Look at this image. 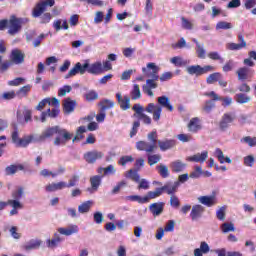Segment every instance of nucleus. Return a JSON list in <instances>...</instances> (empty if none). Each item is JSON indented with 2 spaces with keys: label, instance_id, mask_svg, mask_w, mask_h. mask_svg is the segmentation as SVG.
I'll list each match as a JSON object with an SVG mask.
<instances>
[{
  "label": "nucleus",
  "instance_id": "50",
  "mask_svg": "<svg viewBox=\"0 0 256 256\" xmlns=\"http://www.w3.org/2000/svg\"><path fill=\"white\" fill-rule=\"evenodd\" d=\"M141 119H138L136 121L133 122L132 124V128L130 131V137L133 138L135 137V135H137L138 131H139V127H141Z\"/></svg>",
  "mask_w": 256,
  "mask_h": 256
},
{
  "label": "nucleus",
  "instance_id": "8",
  "mask_svg": "<svg viewBox=\"0 0 256 256\" xmlns=\"http://www.w3.org/2000/svg\"><path fill=\"white\" fill-rule=\"evenodd\" d=\"M85 75L87 73V64H81V62H77L72 69L64 76V79H71V77H75V75Z\"/></svg>",
  "mask_w": 256,
  "mask_h": 256
},
{
  "label": "nucleus",
  "instance_id": "29",
  "mask_svg": "<svg viewBox=\"0 0 256 256\" xmlns=\"http://www.w3.org/2000/svg\"><path fill=\"white\" fill-rule=\"evenodd\" d=\"M98 107H100V110L105 113V111L115 107V102L113 100L103 99L98 103Z\"/></svg>",
  "mask_w": 256,
  "mask_h": 256
},
{
  "label": "nucleus",
  "instance_id": "44",
  "mask_svg": "<svg viewBox=\"0 0 256 256\" xmlns=\"http://www.w3.org/2000/svg\"><path fill=\"white\" fill-rule=\"evenodd\" d=\"M170 63L175 65V67H185V65H187V61L183 60V58L179 56H175L171 58Z\"/></svg>",
  "mask_w": 256,
  "mask_h": 256
},
{
  "label": "nucleus",
  "instance_id": "38",
  "mask_svg": "<svg viewBox=\"0 0 256 256\" xmlns=\"http://www.w3.org/2000/svg\"><path fill=\"white\" fill-rule=\"evenodd\" d=\"M215 155L218 159V161L223 164V163H232V161L230 160L229 157H225V155L223 154V150H221L220 148H217L215 150Z\"/></svg>",
  "mask_w": 256,
  "mask_h": 256
},
{
  "label": "nucleus",
  "instance_id": "31",
  "mask_svg": "<svg viewBox=\"0 0 256 256\" xmlns=\"http://www.w3.org/2000/svg\"><path fill=\"white\" fill-rule=\"evenodd\" d=\"M25 169V166L23 164L19 165H10L5 168V174L6 175H15L17 171H23Z\"/></svg>",
  "mask_w": 256,
  "mask_h": 256
},
{
  "label": "nucleus",
  "instance_id": "6",
  "mask_svg": "<svg viewBox=\"0 0 256 256\" xmlns=\"http://www.w3.org/2000/svg\"><path fill=\"white\" fill-rule=\"evenodd\" d=\"M161 195H163V190L160 187L156 188L155 191H149L146 196L141 197L139 195H131L127 196L126 199L128 201H136L137 203L145 204L149 203L151 199H157V197H161Z\"/></svg>",
  "mask_w": 256,
  "mask_h": 256
},
{
  "label": "nucleus",
  "instance_id": "32",
  "mask_svg": "<svg viewBox=\"0 0 256 256\" xmlns=\"http://www.w3.org/2000/svg\"><path fill=\"white\" fill-rule=\"evenodd\" d=\"M125 177L127 179H131V181H134V183H139V181L141 180V176L139 175V172L138 170H133V169H130Z\"/></svg>",
  "mask_w": 256,
  "mask_h": 256
},
{
  "label": "nucleus",
  "instance_id": "12",
  "mask_svg": "<svg viewBox=\"0 0 256 256\" xmlns=\"http://www.w3.org/2000/svg\"><path fill=\"white\" fill-rule=\"evenodd\" d=\"M238 41L239 43H228L227 49H229V51H241V49H245V47H247V42L245 41L243 33L238 34Z\"/></svg>",
  "mask_w": 256,
  "mask_h": 256
},
{
  "label": "nucleus",
  "instance_id": "62",
  "mask_svg": "<svg viewBox=\"0 0 256 256\" xmlns=\"http://www.w3.org/2000/svg\"><path fill=\"white\" fill-rule=\"evenodd\" d=\"M25 83V79L22 77L15 78L14 80L8 81V85L10 87H19V85H23Z\"/></svg>",
  "mask_w": 256,
  "mask_h": 256
},
{
  "label": "nucleus",
  "instance_id": "45",
  "mask_svg": "<svg viewBox=\"0 0 256 256\" xmlns=\"http://www.w3.org/2000/svg\"><path fill=\"white\" fill-rule=\"evenodd\" d=\"M221 29L224 31H227L228 29H233V24H231L230 22H226V21H219L216 24V30L219 31Z\"/></svg>",
  "mask_w": 256,
  "mask_h": 256
},
{
  "label": "nucleus",
  "instance_id": "16",
  "mask_svg": "<svg viewBox=\"0 0 256 256\" xmlns=\"http://www.w3.org/2000/svg\"><path fill=\"white\" fill-rule=\"evenodd\" d=\"M116 99L122 111H127L128 109H131V97H129L128 95L122 96L121 93H116Z\"/></svg>",
  "mask_w": 256,
  "mask_h": 256
},
{
  "label": "nucleus",
  "instance_id": "35",
  "mask_svg": "<svg viewBox=\"0 0 256 256\" xmlns=\"http://www.w3.org/2000/svg\"><path fill=\"white\" fill-rule=\"evenodd\" d=\"M156 169H157L160 177H162V179H167V177H169L170 173H169V167H167V165L160 164V165L156 166Z\"/></svg>",
  "mask_w": 256,
  "mask_h": 256
},
{
  "label": "nucleus",
  "instance_id": "39",
  "mask_svg": "<svg viewBox=\"0 0 256 256\" xmlns=\"http://www.w3.org/2000/svg\"><path fill=\"white\" fill-rule=\"evenodd\" d=\"M148 141H150V145H154V149H157V145H159V136L157 135V130H154L148 133Z\"/></svg>",
  "mask_w": 256,
  "mask_h": 256
},
{
  "label": "nucleus",
  "instance_id": "53",
  "mask_svg": "<svg viewBox=\"0 0 256 256\" xmlns=\"http://www.w3.org/2000/svg\"><path fill=\"white\" fill-rule=\"evenodd\" d=\"M133 161H135V158H133V156H122L118 161V165H122V167H125L127 163H133Z\"/></svg>",
  "mask_w": 256,
  "mask_h": 256
},
{
  "label": "nucleus",
  "instance_id": "64",
  "mask_svg": "<svg viewBox=\"0 0 256 256\" xmlns=\"http://www.w3.org/2000/svg\"><path fill=\"white\" fill-rule=\"evenodd\" d=\"M85 99L86 101H95L99 99V94H97L95 91H90L85 94Z\"/></svg>",
  "mask_w": 256,
  "mask_h": 256
},
{
  "label": "nucleus",
  "instance_id": "24",
  "mask_svg": "<svg viewBox=\"0 0 256 256\" xmlns=\"http://www.w3.org/2000/svg\"><path fill=\"white\" fill-rule=\"evenodd\" d=\"M77 102L75 100H71V98H66L63 103L64 113H73L75 111V106Z\"/></svg>",
  "mask_w": 256,
  "mask_h": 256
},
{
  "label": "nucleus",
  "instance_id": "11",
  "mask_svg": "<svg viewBox=\"0 0 256 256\" xmlns=\"http://www.w3.org/2000/svg\"><path fill=\"white\" fill-rule=\"evenodd\" d=\"M236 75H238V81H249L253 79V75L255 72L248 67H241L236 71Z\"/></svg>",
  "mask_w": 256,
  "mask_h": 256
},
{
  "label": "nucleus",
  "instance_id": "57",
  "mask_svg": "<svg viewBox=\"0 0 256 256\" xmlns=\"http://www.w3.org/2000/svg\"><path fill=\"white\" fill-rule=\"evenodd\" d=\"M24 121L25 123H31L33 121V111L29 108H25L23 111Z\"/></svg>",
  "mask_w": 256,
  "mask_h": 256
},
{
  "label": "nucleus",
  "instance_id": "1",
  "mask_svg": "<svg viewBox=\"0 0 256 256\" xmlns=\"http://www.w3.org/2000/svg\"><path fill=\"white\" fill-rule=\"evenodd\" d=\"M157 101L159 105L149 103L145 108L141 106V104H134L132 107V111H134L133 117L136 119H141L144 125H151L153 121H155V123H159L161 120V113H163V108L170 111V113H173V105L171 104L169 97L160 96L157 98ZM145 111L146 113L152 114L153 120L149 117V115L145 114Z\"/></svg>",
  "mask_w": 256,
  "mask_h": 256
},
{
  "label": "nucleus",
  "instance_id": "20",
  "mask_svg": "<svg viewBox=\"0 0 256 256\" xmlns=\"http://www.w3.org/2000/svg\"><path fill=\"white\" fill-rule=\"evenodd\" d=\"M207 157H209V152L204 151L202 153L189 156L186 160L190 161L191 163H205V161H207Z\"/></svg>",
  "mask_w": 256,
  "mask_h": 256
},
{
  "label": "nucleus",
  "instance_id": "55",
  "mask_svg": "<svg viewBox=\"0 0 256 256\" xmlns=\"http://www.w3.org/2000/svg\"><path fill=\"white\" fill-rule=\"evenodd\" d=\"M241 143H246L250 147H256V137L245 136L241 139Z\"/></svg>",
  "mask_w": 256,
  "mask_h": 256
},
{
  "label": "nucleus",
  "instance_id": "17",
  "mask_svg": "<svg viewBox=\"0 0 256 256\" xmlns=\"http://www.w3.org/2000/svg\"><path fill=\"white\" fill-rule=\"evenodd\" d=\"M84 159L86 163L93 164L98 161V159H103V152L97 150L88 151L84 154Z\"/></svg>",
  "mask_w": 256,
  "mask_h": 256
},
{
  "label": "nucleus",
  "instance_id": "19",
  "mask_svg": "<svg viewBox=\"0 0 256 256\" xmlns=\"http://www.w3.org/2000/svg\"><path fill=\"white\" fill-rule=\"evenodd\" d=\"M172 173H183L185 169L187 168V163L181 161V160H174L169 165Z\"/></svg>",
  "mask_w": 256,
  "mask_h": 256
},
{
  "label": "nucleus",
  "instance_id": "3",
  "mask_svg": "<svg viewBox=\"0 0 256 256\" xmlns=\"http://www.w3.org/2000/svg\"><path fill=\"white\" fill-rule=\"evenodd\" d=\"M147 69H151V72H147ZM142 73L146 74V77H150V79L146 80V84L142 86V91L149 97H153V89H157L159 84V66L155 65V63L150 62L147 64V68H142Z\"/></svg>",
  "mask_w": 256,
  "mask_h": 256
},
{
  "label": "nucleus",
  "instance_id": "13",
  "mask_svg": "<svg viewBox=\"0 0 256 256\" xmlns=\"http://www.w3.org/2000/svg\"><path fill=\"white\" fill-rule=\"evenodd\" d=\"M205 97H210L211 99H213V101H222V107H229V105H231V103H233V98L231 97H221L218 96L217 93H215V91H211V92H206L204 93Z\"/></svg>",
  "mask_w": 256,
  "mask_h": 256
},
{
  "label": "nucleus",
  "instance_id": "60",
  "mask_svg": "<svg viewBox=\"0 0 256 256\" xmlns=\"http://www.w3.org/2000/svg\"><path fill=\"white\" fill-rule=\"evenodd\" d=\"M9 233L13 239L21 238V233H19V228L17 226H11L9 228Z\"/></svg>",
  "mask_w": 256,
  "mask_h": 256
},
{
  "label": "nucleus",
  "instance_id": "27",
  "mask_svg": "<svg viewBox=\"0 0 256 256\" xmlns=\"http://www.w3.org/2000/svg\"><path fill=\"white\" fill-rule=\"evenodd\" d=\"M176 141L175 140H158V146L162 151H169V149H173L175 147Z\"/></svg>",
  "mask_w": 256,
  "mask_h": 256
},
{
  "label": "nucleus",
  "instance_id": "5",
  "mask_svg": "<svg viewBox=\"0 0 256 256\" xmlns=\"http://www.w3.org/2000/svg\"><path fill=\"white\" fill-rule=\"evenodd\" d=\"M25 23H29V19L27 18H19L15 15H11L8 20V35L15 36L17 33L23 29V25Z\"/></svg>",
  "mask_w": 256,
  "mask_h": 256
},
{
  "label": "nucleus",
  "instance_id": "40",
  "mask_svg": "<svg viewBox=\"0 0 256 256\" xmlns=\"http://www.w3.org/2000/svg\"><path fill=\"white\" fill-rule=\"evenodd\" d=\"M215 101L218 100H213V98L211 100H207L202 107V111H204V113H211V111L215 109Z\"/></svg>",
  "mask_w": 256,
  "mask_h": 256
},
{
  "label": "nucleus",
  "instance_id": "10",
  "mask_svg": "<svg viewBox=\"0 0 256 256\" xmlns=\"http://www.w3.org/2000/svg\"><path fill=\"white\" fill-rule=\"evenodd\" d=\"M84 65H87L86 71L90 73V75H102L103 73V63L101 61H96L92 64L86 61Z\"/></svg>",
  "mask_w": 256,
  "mask_h": 256
},
{
  "label": "nucleus",
  "instance_id": "52",
  "mask_svg": "<svg viewBox=\"0 0 256 256\" xmlns=\"http://www.w3.org/2000/svg\"><path fill=\"white\" fill-rule=\"evenodd\" d=\"M227 206H222L216 211V218L218 221H225Z\"/></svg>",
  "mask_w": 256,
  "mask_h": 256
},
{
  "label": "nucleus",
  "instance_id": "41",
  "mask_svg": "<svg viewBox=\"0 0 256 256\" xmlns=\"http://www.w3.org/2000/svg\"><path fill=\"white\" fill-rule=\"evenodd\" d=\"M31 91V85L27 84L23 87H21L17 92L16 96L22 98V97H27L29 95V92Z\"/></svg>",
  "mask_w": 256,
  "mask_h": 256
},
{
  "label": "nucleus",
  "instance_id": "4",
  "mask_svg": "<svg viewBox=\"0 0 256 256\" xmlns=\"http://www.w3.org/2000/svg\"><path fill=\"white\" fill-rule=\"evenodd\" d=\"M54 6H55V0H42L34 6L32 10V17H34V19H37L40 17L41 25H47V23H50L51 19H53V15L45 11H47L48 7H54Z\"/></svg>",
  "mask_w": 256,
  "mask_h": 256
},
{
  "label": "nucleus",
  "instance_id": "51",
  "mask_svg": "<svg viewBox=\"0 0 256 256\" xmlns=\"http://www.w3.org/2000/svg\"><path fill=\"white\" fill-rule=\"evenodd\" d=\"M47 105H51V98H44L42 101L38 103L35 107L36 111H43Z\"/></svg>",
  "mask_w": 256,
  "mask_h": 256
},
{
  "label": "nucleus",
  "instance_id": "47",
  "mask_svg": "<svg viewBox=\"0 0 256 256\" xmlns=\"http://www.w3.org/2000/svg\"><path fill=\"white\" fill-rule=\"evenodd\" d=\"M17 97V92L15 90H10L2 93L1 98L4 101H12V99H15Z\"/></svg>",
  "mask_w": 256,
  "mask_h": 256
},
{
  "label": "nucleus",
  "instance_id": "54",
  "mask_svg": "<svg viewBox=\"0 0 256 256\" xmlns=\"http://www.w3.org/2000/svg\"><path fill=\"white\" fill-rule=\"evenodd\" d=\"M203 175V168L201 166H195V170L190 173L189 177L191 179H199Z\"/></svg>",
  "mask_w": 256,
  "mask_h": 256
},
{
  "label": "nucleus",
  "instance_id": "61",
  "mask_svg": "<svg viewBox=\"0 0 256 256\" xmlns=\"http://www.w3.org/2000/svg\"><path fill=\"white\" fill-rule=\"evenodd\" d=\"M72 87L69 85H64L62 88H59L58 90V97H65L67 93H71Z\"/></svg>",
  "mask_w": 256,
  "mask_h": 256
},
{
  "label": "nucleus",
  "instance_id": "43",
  "mask_svg": "<svg viewBox=\"0 0 256 256\" xmlns=\"http://www.w3.org/2000/svg\"><path fill=\"white\" fill-rule=\"evenodd\" d=\"M221 77H222L221 73L214 72L207 77L206 82L208 83V85H213V83H216V81H219Z\"/></svg>",
  "mask_w": 256,
  "mask_h": 256
},
{
  "label": "nucleus",
  "instance_id": "42",
  "mask_svg": "<svg viewBox=\"0 0 256 256\" xmlns=\"http://www.w3.org/2000/svg\"><path fill=\"white\" fill-rule=\"evenodd\" d=\"M41 247V240H30L27 245L24 246L26 251H31V249H39Z\"/></svg>",
  "mask_w": 256,
  "mask_h": 256
},
{
  "label": "nucleus",
  "instance_id": "9",
  "mask_svg": "<svg viewBox=\"0 0 256 256\" xmlns=\"http://www.w3.org/2000/svg\"><path fill=\"white\" fill-rule=\"evenodd\" d=\"M9 59L13 65H21L25 63V53L18 48H15L11 51Z\"/></svg>",
  "mask_w": 256,
  "mask_h": 256
},
{
  "label": "nucleus",
  "instance_id": "23",
  "mask_svg": "<svg viewBox=\"0 0 256 256\" xmlns=\"http://www.w3.org/2000/svg\"><path fill=\"white\" fill-rule=\"evenodd\" d=\"M102 179H103V176H99V175L92 176L90 178L91 188H88L87 191H89V193H93V191H97L101 186Z\"/></svg>",
  "mask_w": 256,
  "mask_h": 256
},
{
  "label": "nucleus",
  "instance_id": "22",
  "mask_svg": "<svg viewBox=\"0 0 256 256\" xmlns=\"http://www.w3.org/2000/svg\"><path fill=\"white\" fill-rule=\"evenodd\" d=\"M199 203L201 205H205V207H213L214 205H217V197L211 195V196H200L198 197Z\"/></svg>",
  "mask_w": 256,
  "mask_h": 256
},
{
  "label": "nucleus",
  "instance_id": "15",
  "mask_svg": "<svg viewBox=\"0 0 256 256\" xmlns=\"http://www.w3.org/2000/svg\"><path fill=\"white\" fill-rule=\"evenodd\" d=\"M203 213H205V207L200 204H195L192 206L190 218L192 221H199V219L203 217Z\"/></svg>",
  "mask_w": 256,
  "mask_h": 256
},
{
  "label": "nucleus",
  "instance_id": "56",
  "mask_svg": "<svg viewBox=\"0 0 256 256\" xmlns=\"http://www.w3.org/2000/svg\"><path fill=\"white\" fill-rule=\"evenodd\" d=\"M126 186H127V181L122 180L118 182L111 191L112 195H117V193H119V191H121V189H123V187H126Z\"/></svg>",
  "mask_w": 256,
  "mask_h": 256
},
{
  "label": "nucleus",
  "instance_id": "46",
  "mask_svg": "<svg viewBox=\"0 0 256 256\" xmlns=\"http://www.w3.org/2000/svg\"><path fill=\"white\" fill-rule=\"evenodd\" d=\"M87 132V128L85 126H80L78 127L77 131H76V136L72 139L73 143H75V141H81V139H83V133Z\"/></svg>",
  "mask_w": 256,
  "mask_h": 256
},
{
  "label": "nucleus",
  "instance_id": "7",
  "mask_svg": "<svg viewBox=\"0 0 256 256\" xmlns=\"http://www.w3.org/2000/svg\"><path fill=\"white\" fill-rule=\"evenodd\" d=\"M188 75H195V77H201V75H207L211 71H215V68L211 65H191L186 68Z\"/></svg>",
  "mask_w": 256,
  "mask_h": 256
},
{
  "label": "nucleus",
  "instance_id": "30",
  "mask_svg": "<svg viewBox=\"0 0 256 256\" xmlns=\"http://www.w3.org/2000/svg\"><path fill=\"white\" fill-rule=\"evenodd\" d=\"M200 129L201 124H199V118H192L188 123V131H190V133H197Z\"/></svg>",
  "mask_w": 256,
  "mask_h": 256
},
{
  "label": "nucleus",
  "instance_id": "48",
  "mask_svg": "<svg viewBox=\"0 0 256 256\" xmlns=\"http://www.w3.org/2000/svg\"><path fill=\"white\" fill-rule=\"evenodd\" d=\"M220 229L222 233H229L231 231H235V224H233L232 222H225L220 226Z\"/></svg>",
  "mask_w": 256,
  "mask_h": 256
},
{
  "label": "nucleus",
  "instance_id": "21",
  "mask_svg": "<svg viewBox=\"0 0 256 256\" xmlns=\"http://www.w3.org/2000/svg\"><path fill=\"white\" fill-rule=\"evenodd\" d=\"M136 149H138V151H145L146 153H153L156 148L155 145L147 141H138L136 142Z\"/></svg>",
  "mask_w": 256,
  "mask_h": 256
},
{
  "label": "nucleus",
  "instance_id": "37",
  "mask_svg": "<svg viewBox=\"0 0 256 256\" xmlns=\"http://www.w3.org/2000/svg\"><path fill=\"white\" fill-rule=\"evenodd\" d=\"M235 100L237 103H240V105H243V104L249 103V101H251V96H249L245 93H238L235 95Z\"/></svg>",
  "mask_w": 256,
  "mask_h": 256
},
{
  "label": "nucleus",
  "instance_id": "25",
  "mask_svg": "<svg viewBox=\"0 0 256 256\" xmlns=\"http://www.w3.org/2000/svg\"><path fill=\"white\" fill-rule=\"evenodd\" d=\"M164 207H165V204L163 202L153 203L150 205V213H152L154 217H159V215L163 213Z\"/></svg>",
  "mask_w": 256,
  "mask_h": 256
},
{
  "label": "nucleus",
  "instance_id": "34",
  "mask_svg": "<svg viewBox=\"0 0 256 256\" xmlns=\"http://www.w3.org/2000/svg\"><path fill=\"white\" fill-rule=\"evenodd\" d=\"M130 97L132 101H137V99H141V88L139 84H134L132 90L130 91Z\"/></svg>",
  "mask_w": 256,
  "mask_h": 256
},
{
  "label": "nucleus",
  "instance_id": "49",
  "mask_svg": "<svg viewBox=\"0 0 256 256\" xmlns=\"http://www.w3.org/2000/svg\"><path fill=\"white\" fill-rule=\"evenodd\" d=\"M159 161H161L160 154H153V155L148 154V165H150V167H152V165H157Z\"/></svg>",
  "mask_w": 256,
  "mask_h": 256
},
{
  "label": "nucleus",
  "instance_id": "63",
  "mask_svg": "<svg viewBox=\"0 0 256 256\" xmlns=\"http://www.w3.org/2000/svg\"><path fill=\"white\" fill-rule=\"evenodd\" d=\"M244 165L246 167H253L255 165V157L253 155H248L244 157Z\"/></svg>",
  "mask_w": 256,
  "mask_h": 256
},
{
  "label": "nucleus",
  "instance_id": "28",
  "mask_svg": "<svg viewBox=\"0 0 256 256\" xmlns=\"http://www.w3.org/2000/svg\"><path fill=\"white\" fill-rule=\"evenodd\" d=\"M63 239H61V236L59 234L55 233L54 237L52 239H48L46 241V245L49 249H55V247L59 246V243H61Z\"/></svg>",
  "mask_w": 256,
  "mask_h": 256
},
{
  "label": "nucleus",
  "instance_id": "18",
  "mask_svg": "<svg viewBox=\"0 0 256 256\" xmlns=\"http://www.w3.org/2000/svg\"><path fill=\"white\" fill-rule=\"evenodd\" d=\"M162 193H167V195H175L179 189V182H167L164 186L161 187Z\"/></svg>",
  "mask_w": 256,
  "mask_h": 256
},
{
  "label": "nucleus",
  "instance_id": "26",
  "mask_svg": "<svg viewBox=\"0 0 256 256\" xmlns=\"http://www.w3.org/2000/svg\"><path fill=\"white\" fill-rule=\"evenodd\" d=\"M58 233H60V235H66V237H69L70 235L79 233V227L77 225H71L67 228H59Z\"/></svg>",
  "mask_w": 256,
  "mask_h": 256
},
{
  "label": "nucleus",
  "instance_id": "33",
  "mask_svg": "<svg viewBox=\"0 0 256 256\" xmlns=\"http://www.w3.org/2000/svg\"><path fill=\"white\" fill-rule=\"evenodd\" d=\"M192 41L196 45V54L198 59H205V48H203V45H201L195 38H193Z\"/></svg>",
  "mask_w": 256,
  "mask_h": 256
},
{
  "label": "nucleus",
  "instance_id": "14",
  "mask_svg": "<svg viewBox=\"0 0 256 256\" xmlns=\"http://www.w3.org/2000/svg\"><path fill=\"white\" fill-rule=\"evenodd\" d=\"M235 121V116L232 113H224L220 122L219 129L220 131H227L229 129V125Z\"/></svg>",
  "mask_w": 256,
  "mask_h": 256
},
{
  "label": "nucleus",
  "instance_id": "2",
  "mask_svg": "<svg viewBox=\"0 0 256 256\" xmlns=\"http://www.w3.org/2000/svg\"><path fill=\"white\" fill-rule=\"evenodd\" d=\"M53 135H57L54 139V145L56 147L67 145L68 141L73 139V133L68 132L67 129L61 128L60 126H52L46 128L38 137L29 135L25 138H20L16 145L17 147H27L30 143H43L47 141V139H51Z\"/></svg>",
  "mask_w": 256,
  "mask_h": 256
},
{
  "label": "nucleus",
  "instance_id": "36",
  "mask_svg": "<svg viewBox=\"0 0 256 256\" xmlns=\"http://www.w3.org/2000/svg\"><path fill=\"white\" fill-rule=\"evenodd\" d=\"M91 207H93V201L88 200L78 206V211L79 213H82V214L89 213V211H91Z\"/></svg>",
  "mask_w": 256,
  "mask_h": 256
},
{
  "label": "nucleus",
  "instance_id": "58",
  "mask_svg": "<svg viewBox=\"0 0 256 256\" xmlns=\"http://www.w3.org/2000/svg\"><path fill=\"white\" fill-rule=\"evenodd\" d=\"M77 183H79V176L72 175L68 183H66V188L71 189V187H76Z\"/></svg>",
  "mask_w": 256,
  "mask_h": 256
},
{
  "label": "nucleus",
  "instance_id": "59",
  "mask_svg": "<svg viewBox=\"0 0 256 256\" xmlns=\"http://www.w3.org/2000/svg\"><path fill=\"white\" fill-rule=\"evenodd\" d=\"M208 57L212 61H219L220 63H225V59H223V57H221L219 52H210V53H208Z\"/></svg>",
  "mask_w": 256,
  "mask_h": 256
}]
</instances>
